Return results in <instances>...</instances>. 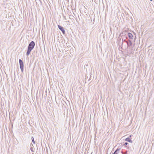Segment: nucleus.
<instances>
[{
    "label": "nucleus",
    "instance_id": "f257e3e1",
    "mask_svg": "<svg viewBox=\"0 0 154 154\" xmlns=\"http://www.w3.org/2000/svg\"><path fill=\"white\" fill-rule=\"evenodd\" d=\"M35 45V43L33 41L31 42L29 44L28 47V49L26 54V55L27 56L29 55L31 51L34 48Z\"/></svg>",
    "mask_w": 154,
    "mask_h": 154
},
{
    "label": "nucleus",
    "instance_id": "f03ea898",
    "mask_svg": "<svg viewBox=\"0 0 154 154\" xmlns=\"http://www.w3.org/2000/svg\"><path fill=\"white\" fill-rule=\"evenodd\" d=\"M19 62L20 66V68L21 70V72H23V63L22 60L20 59L19 60Z\"/></svg>",
    "mask_w": 154,
    "mask_h": 154
},
{
    "label": "nucleus",
    "instance_id": "7ed1b4c3",
    "mask_svg": "<svg viewBox=\"0 0 154 154\" xmlns=\"http://www.w3.org/2000/svg\"><path fill=\"white\" fill-rule=\"evenodd\" d=\"M58 27L59 29L62 31L63 34H64L65 33V31L64 30V28L59 25L58 26Z\"/></svg>",
    "mask_w": 154,
    "mask_h": 154
},
{
    "label": "nucleus",
    "instance_id": "20e7f679",
    "mask_svg": "<svg viewBox=\"0 0 154 154\" xmlns=\"http://www.w3.org/2000/svg\"><path fill=\"white\" fill-rule=\"evenodd\" d=\"M125 140L126 141L128 142L131 143H132V141L131 140L130 138L129 137H128L126 138Z\"/></svg>",
    "mask_w": 154,
    "mask_h": 154
},
{
    "label": "nucleus",
    "instance_id": "39448f33",
    "mask_svg": "<svg viewBox=\"0 0 154 154\" xmlns=\"http://www.w3.org/2000/svg\"><path fill=\"white\" fill-rule=\"evenodd\" d=\"M128 35L130 39H133V35L130 32L128 33Z\"/></svg>",
    "mask_w": 154,
    "mask_h": 154
},
{
    "label": "nucleus",
    "instance_id": "423d86ee",
    "mask_svg": "<svg viewBox=\"0 0 154 154\" xmlns=\"http://www.w3.org/2000/svg\"><path fill=\"white\" fill-rule=\"evenodd\" d=\"M128 41H129V42H128L127 41H126L128 46H131L132 45L131 41L130 40H129Z\"/></svg>",
    "mask_w": 154,
    "mask_h": 154
},
{
    "label": "nucleus",
    "instance_id": "0eeeda50",
    "mask_svg": "<svg viewBox=\"0 0 154 154\" xmlns=\"http://www.w3.org/2000/svg\"><path fill=\"white\" fill-rule=\"evenodd\" d=\"M120 149H117L113 154H118L119 153V151Z\"/></svg>",
    "mask_w": 154,
    "mask_h": 154
},
{
    "label": "nucleus",
    "instance_id": "6e6552de",
    "mask_svg": "<svg viewBox=\"0 0 154 154\" xmlns=\"http://www.w3.org/2000/svg\"><path fill=\"white\" fill-rule=\"evenodd\" d=\"M31 139H32V141L33 143L34 144L35 143V142L34 140V137H32V138H31Z\"/></svg>",
    "mask_w": 154,
    "mask_h": 154
},
{
    "label": "nucleus",
    "instance_id": "1a4fd4ad",
    "mask_svg": "<svg viewBox=\"0 0 154 154\" xmlns=\"http://www.w3.org/2000/svg\"><path fill=\"white\" fill-rule=\"evenodd\" d=\"M128 144V143L125 142V143L124 145H127Z\"/></svg>",
    "mask_w": 154,
    "mask_h": 154
},
{
    "label": "nucleus",
    "instance_id": "9d476101",
    "mask_svg": "<svg viewBox=\"0 0 154 154\" xmlns=\"http://www.w3.org/2000/svg\"><path fill=\"white\" fill-rule=\"evenodd\" d=\"M32 149V148H31V151H33Z\"/></svg>",
    "mask_w": 154,
    "mask_h": 154
},
{
    "label": "nucleus",
    "instance_id": "9b49d317",
    "mask_svg": "<svg viewBox=\"0 0 154 154\" xmlns=\"http://www.w3.org/2000/svg\"><path fill=\"white\" fill-rule=\"evenodd\" d=\"M131 135H130V136H129V137H131Z\"/></svg>",
    "mask_w": 154,
    "mask_h": 154
},
{
    "label": "nucleus",
    "instance_id": "f8f14e48",
    "mask_svg": "<svg viewBox=\"0 0 154 154\" xmlns=\"http://www.w3.org/2000/svg\"><path fill=\"white\" fill-rule=\"evenodd\" d=\"M150 1H152V0H150Z\"/></svg>",
    "mask_w": 154,
    "mask_h": 154
}]
</instances>
